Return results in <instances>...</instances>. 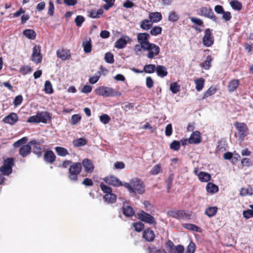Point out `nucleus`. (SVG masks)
<instances>
[{
	"instance_id": "nucleus-1",
	"label": "nucleus",
	"mask_w": 253,
	"mask_h": 253,
	"mask_svg": "<svg viewBox=\"0 0 253 253\" xmlns=\"http://www.w3.org/2000/svg\"><path fill=\"white\" fill-rule=\"evenodd\" d=\"M124 186L127 189L130 193H134L142 195L145 192L144 183L141 179L137 177L132 178L129 183H124Z\"/></svg>"
},
{
	"instance_id": "nucleus-2",
	"label": "nucleus",
	"mask_w": 253,
	"mask_h": 253,
	"mask_svg": "<svg viewBox=\"0 0 253 253\" xmlns=\"http://www.w3.org/2000/svg\"><path fill=\"white\" fill-rule=\"evenodd\" d=\"M192 213L191 211L184 210H171L167 211V215L169 216L178 220H189L191 218Z\"/></svg>"
},
{
	"instance_id": "nucleus-3",
	"label": "nucleus",
	"mask_w": 253,
	"mask_h": 253,
	"mask_svg": "<svg viewBox=\"0 0 253 253\" xmlns=\"http://www.w3.org/2000/svg\"><path fill=\"white\" fill-rule=\"evenodd\" d=\"M95 92L97 95L104 97L120 96L121 95L120 92L115 90L111 87L104 86L97 87L95 90Z\"/></svg>"
},
{
	"instance_id": "nucleus-4",
	"label": "nucleus",
	"mask_w": 253,
	"mask_h": 253,
	"mask_svg": "<svg viewBox=\"0 0 253 253\" xmlns=\"http://www.w3.org/2000/svg\"><path fill=\"white\" fill-rule=\"evenodd\" d=\"M82 169V164L79 162L74 163L71 165L69 169V179L73 182L77 181L78 175L81 173Z\"/></svg>"
},
{
	"instance_id": "nucleus-5",
	"label": "nucleus",
	"mask_w": 253,
	"mask_h": 253,
	"mask_svg": "<svg viewBox=\"0 0 253 253\" xmlns=\"http://www.w3.org/2000/svg\"><path fill=\"white\" fill-rule=\"evenodd\" d=\"M14 165V160L13 158H7L3 161V164L0 167V171L5 175H9L12 172V167Z\"/></svg>"
},
{
	"instance_id": "nucleus-6",
	"label": "nucleus",
	"mask_w": 253,
	"mask_h": 253,
	"mask_svg": "<svg viewBox=\"0 0 253 253\" xmlns=\"http://www.w3.org/2000/svg\"><path fill=\"white\" fill-rule=\"evenodd\" d=\"M142 49L148 51L147 57L150 59L153 58L155 56L158 55L160 52V48L158 45L150 42Z\"/></svg>"
},
{
	"instance_id": "nucleus-7",
	"label": "nucleus",
	"mask_w": 253,
	"mask_h": 253,
	"mask_svg": "<svg viewBox=\"0 0 253 253\" xmlns=\"http://www.w3.org/2000/svg\"><path fill=\"white\" fill-rule=\"evenodd\" d=\"M197 12L199 15L210 18L213 21H215L217 19L210 6L202 7Z\"/></svg>"
},
{
	"instance_id": "nucleus-8",
	"label": "nucleus",
	"mask_w": 253,
	"mask_h": 253,
	"mask_svg": "<svg viewBox=\"0 0 253 253\" xmlns=\"http://www.w3.org/2000/svg\"><path fill=\"white\" fill-rule=\"evenodd\" d=\"M214 37L212 36L211 30L210 28L205 29L204 36L202 39L203 45L206 47H210L214 43Z\"/></svg>"
},
{
	"instance_id": "nucleus-9",
	"label": "nucleus",
	"mask_w": 253,
	"mask_h": 253,
	"mask_svg": "<svg viewBox=\"0 0 253 253\" xmlns=\"http://www.w3.org/2000/svg\"><path fill=\"white\" fill-rule=\"evenodd\" d=\"M41 47L40 45H35L33 48L31 60L36 64L42 62V56L41 53Z\"/></svg>"
},
{
	"instance_id": "nucleus-10",
	"label": "nucleus",
	"mask_w": 253,
	"mask_h": 253,
	"mask_svg": "<svg viewBox=\"0 0 253 253\" xmlns=\"http://www.w3.org/2000/svg\"><path fill=\"white\" fill-rule=\"evenodd\" d=\"M137 216L140 220L145 223L154 224V225L157 224L155 218L151 214L144 211H142L140 213H138Z\"/></svg>"
},
{
	"instance_id": "nucleus-11",
	"label": "nucleus",
	"mask_w": 253,
	"mask_h": 253,
	"mask_svg": "<svg viewBox=\"0 0 253 253\" xmlns=\"http://www.w3.org/2000/svg\"><path fill=\"white\" fill-rule=\"evenodd\" d=\"M234 126L238 130L240 137L244 138L247 135L249 128L245 123L236 122Z\"/></svg>"
},
{
	"instance_id": "nucleus-12",
	"label": "nucleus",
	"mask_w": 253,
	"mask_h": 253,
	"mask_svg": "<svg viewBox=\"0 0 253 253\" xmlns=\"http://www.w3.org/2000/svg\"><path fill=\"white\" fill-rule=\"evenodd\" d=\"M150 35L146 33H139L137 35V39L142 49L150 43Z\"/></svg>"
},
{
	"instance_id": "nucleus-13",
	"label": "nucleus",
	"mask_w": 253,
	"mask_h": 253,
	"mask_svg": "<svg viewBox=\"0 0 253 253\" xmlns=\"http://www.w3.org/2000/svg\"><path fill=\"white\" fill-rule=\"evenodd\" d=\"M82 166L84 168V171L87 173H91L93 172L95 167L93 162L89 159H84L81 163Z\"/></svg>"
},
{
	"instance_id": "nucleus-14",
	"label": "nucleus",
	"mask_w": 253,
	"mask_h": 253,
	"mask_svg": "<svg viewBox=\"0 0 253 253\" xmlns=\"http://www.w3.org/2000/svg\"><path fill=\"white\" fill-rule=\"evenodd\" d=\"M104 181L108 184L116 187L124 186V184L116 177L110 175L104 178Z\"/></svg>"
},
{
	"instance_id": "nucleus-15",
	"label": "nucleus",
	"mask_w": 253,
	"mask_h": 253,
	"mask_svg": "<svg viewBox=\"0 0 253 253\" xmlns=\"http://www.w3.org/2000/svg\"><path fill=\"white\" fill-rule=\"evenodd\" d=\"M201 141V134L198 130L193 132L188 139V143L189 144H197L200 143Z\"/></svg>"
},
{
	"instance_id": "nucleus-16",
	"label": "nucleus",
	"mask_w": 253,
	"mask_h": 253,
	"mask_svg": "<svg viewBox=\"0 0 253 253\" xmlns=\"http://www.w3.org/2000/svg\"><path fill=\"white\" fill-rule=\"evenodd\" d=\"M18 121V117L15 113H10L8 115L5 116L3 119V122L4 123L8 124L11 125L15 124Z\"/></svg>"
},
{
	"instance_id": "nucleus-17",
	"label": "nucleus",
	"mask_w": 253,
	"mask_h": 253,
	"mask_svg": "<svg viewBox=\"0 0 253 253\" xmlns=\"http://www.w3.org/2000/svg\"><path fill=\"white\" fill-rule=\"evenodd\" d=\"M31 152L32 147L29 143L21 146L19 149V154L23 158L30 155Z\"/></svg>"
},
{
	"instance_id": "nucleus-18",
	"label": "nucleus",
	"mask_w": 253,
	"mask_h": 253,
	"mask_svg": "<svg viewBox=\"0 0 253 253\" xmlns=\"http://www.w3.org/2000/svg\"><path fill=\"white\" fill-rule=\"evenodd\" d=\"M56 156L53 152L51 150H47L43 155L44 161L50 164H52L56 160Z\"/></svg>"
},
{
	"instance_id": "nucleus-19",
	"label": "nucleus",
	"mask_w": 253,
	"mask_h": 253,
	"mask_svg": "<svg viewBox=\"0 0 253 253\" xmlns=\"http://www.w3.org/2000/svg\"><path fill=\"white\" fill-rule=\"evenodd\" d=\"M56 54L58 57L63 60H68L71 57L70 51L63 48L58 49L56 52Z\"/></svg>"
},
{
	"instance_id": "nucleus-20",
	"label": "nucleus",
	"mask_w": 253,
	"mask_h": 253,
	"mask_svg": "<svg viewBox=\"0 0 253 253\" xmlns=\"http://www.w3.org/2000/svg\"><path fill=\"white\" fill-rule=\"evenodd\" d=\"M155 237V233L152 230L149 228L146 229L143 233V237L148 242H152Z\"/></svg>"
},
{
	"instance_id": "nucleus-21",
	"label": "nucleus",
	"mask_w": 253,
	"mask_h": 253,
	"mask_svg": "<svg viewBox=\"0 0 253 253\" xmlns=\"http://www.w3.org/2000/svg\"><path fill=\"white\" fill-rule=\"evenodd\" d=\"M38 115L39 116L40 122L46 123L48 120H51L50 114L48 112H41L40 113H38Z\"/></svg>"
},
{
	"instance_id": "nucleus-22",
	"label": "nucleus",
	"mask_w": 253,
	"mask_h": 253,
	"mask_svg": "<svg viewBox=\"0 0 253 253\" xmlns=\"http://www.w3.org/2000/svg\"><path fill=\"white\" fill-rule=\"evenodd\" d=\"M84 51L86 53H89L92 50L91 40L90 38H86L83 42Z\"/></svg>"
},
{
	"instance_id": "nucleus-23",
	"label": "nucleus",
	"mask_w": 253,
	"mask_h": 253,
	"mask_svg": "<svg viewBox=\"0 0 253 253\" xmlns=\"http://www.w3.org/2000/svg\"><path fill=\"white\" fill-rule=\"evenodd\" d=\"M149 18L152 23H157L162 20V15L160 12H153L149 14Z\"/></svg>"
},
{
	"instance_id": "nucleus-24",
	"label": "nucleus",
	"mask_w": 253,
	"mask_h": 253,
	"mask_svg": "<svg viewBox=\"0 0 253 253\" xmlns=\"http://www.w3.org/2000/svg\"><path fill=\"white\" fill-rule=\"evenodd\" d=\"M156 71L157 75L161 78L167 76L168 74L167 68L163 65H158L156 67Z\"/></svg>"
},
{
	"instance_id": "nucleus-25",
	"label": "nucleus",
	"mask_w": 253,
	"mask_h": 253,
	"mask_svg": "<svg viewBox=\"0 0 253 253\" xmlns=\"http://www.w3.org/2000/svg\"><path fill=\"white\" fill-rule=\"evenodd\" d=\"M23 35L29 40H35L37 36L36 32L33 29H26L23 31Z\"/></svg>"
},
{
	"instance_id": "nucleus-26",
	"label": "nucleus",
	"mask_w": 253,
	"mask_h": 253,
	"mask_svg": "<svg viewBox=\"0 0 253 253\" xmlns=\"http://www.w3.org/2000/svg\"><path fill=\"white\" fill-rule=\"evenodd\" d=\"M239 85V80L238 79L232 80L228 84V90L229 92L234 91Z\"/></svg>"
},
{
	"instance_id": "nucleus-27",
	"label": "nucleus",
	"mask_w": 253,
	"mask_h": 253,
	"mask_svg": "<svg viewBox=\"0 0 253 253\" xmlns=\"http://www.w3.org/2000/svg\"><path fill=\"white\" fill-rule=\"evenodd\" d=\"M123 214L127 217L132 216L135 214V212L132 208L129 206H125L122 208Z\"/></svg>"
},
{
	"instance_id": "nucleus-28",
	"label": "nucleus",
	"mask_w": 253,
	"mask_h": 253,
	"mask_svg": "<svg viewBox=\"0 0 253 253\" xmlns=\"http://www.w3.org/2000/svg\"><path fill=\"white\" fill-rule=\"evenodd\" d=\"M217 90V88L215 86H211L203 94L202 97L203 99L207 98L208 97L211 96L214 94Z\"/></svg>"
},
{
	"instance_id": "nucleus-29",
	"label": "nucleus",
	"mask_w": 253,
	"mask_h": 253,
	"mask_svg": "<svg viewBox=\"0 0 253 253\" xmlns=\"http://www.w3.org/2000/svg\"><path fill=\"white\" fill-rule=\"evenodd\" d=\"M153 23L148 19H144L140 23V28L143 30H148L152 27Z\"/></svg>"
},
{
	"instance_id": "nucleus-30",
	"label": "nucleus",
	"mask_w": 253,
	"mask_h": 253,
	"mask_svg": "<svg viewBox=\"0 0 253 253\" xmlns=\"http://www.w3.org/2000/svg\"><path fill=\"white\" fill-rule=\"evenodd\" d=\"M103 12L102 9H99L97 10H91L88 12V16L92 18H99L103 14Z\"/></svg>"
},
{
	"instance_id": "nucleus-31",
	"label": "nucleus",
	"mask_w": 253,
	"mask_h": 253,
	"mask_svg": "<svg viewBox=\"0 0 253 253\" xmlns=\"http://www.w3.org/2000/svg\"><path fill=\"white\" fill-rule=\"evenodd\" d=\"M103 199L108 203H114L116 201L117 197L116 195L112 193V192L108 194H105L103 196Z\"/></svg>"
},
{
	"instance_id": "nucleus-32",
	"label": "nucleus",
	"mask_w": 253,
	"mask_h": 253,
	"mask_svg": "<svg viewBox=\"0 0 253 253\" xmlns=\"http://www.w3.org/2000/svg\"><path fill=\"white\" fill-rule=\"evenodd\" d=\"M206 189L208 193L213 194L218 192V187L212 183L209 182L207 185Z\"/></svg>"
},
{
	"instance_id": "nucleus-33",
	"label": "nucleus",
	"mask_w": 253,
	"mask_h": 253,
	"mask_svg": "<svg viewBox=\"0 0 253 253\" xmlns=\"http://www.w3.org/2000/svg\"><path fill=\"white\" fill-rule=\"evenodd\" d=\"M212 58L211 55H208L206 60L201 64V66L206 70H209L211 67Z\"/></svg>"
},
{
	"instance_id": "nucleus-34",
	"label": "nucleus",
	"mask_w": 253,
	"mask_h": 253,
	"mask_svg": "<svg viewBox=\"0 0 253 253\" xmlns=\"http://www.w3.org/2000/svg\"><path fill=\"white\" fill-rule=\"evenodd\" d=\"M198 177L202 182H208L210 180L211 176L208 173L201 171L198 174Z\"/></svg>"
},
{
	"instance_id": "nucleus-35",
	"label": "nucleus",
	"mask_w": 253,
	"mask_h": 253,
	"mask_svg": "<svg viewBox=\"0 0 253 253\" xmlns=\"http://www.w3.org/2000/svg\"><path fill=\"white\" fill-rule=\"evenodd\" d=\"M205 81V80L202 78L195 80L196 89L198 91H200L203 89L204 87Z\"/></svg>"
},
{
	"instance_id": "nucleus-36",
	"label": "nucleus",
	"mask_w": 253,
	"mask_h": 253,
	"mask_svg": "<svg viewBox=\"0 0 253 253\" xmlns=\"http://www.w3.org/2000/svg\"><path fill=\"white\" fill-rule=\"evenodd\" d=\"M253 194V188L251 186H248L247 188H242L240 191V195L241 196L252 195Z\"/></svg>"
},
{
	"instance_id": "nucleus-37",
	"label": "nucleus",
	"mask_w": 253,
	"mask_h": 253,
	"mask_svg": "<svg viewBox=\"0 0 253 253\" xmlns=\"http://www.w3.org/2000/svg\"><path fill=\"white\" fill-rule=\"evenodd\" d=\"M217 208L216 207H210L206 209L205 214L211 217L215 215L217 211Z\"/></svg>"
},
{
	"instance_id": "nucleus-38",
	"label": "nucleus",
	"mask_w": 253,
	"mask_h": 253,
	"mask_svg": "<svg viewBox=\"0 0 253 253\" xmlns=\"http://www.w3.org/2000/svg\"><path fill=\"white\" fill-rule=\"evenodd\" d=\"M182 227L186 229L196 231L200 232V228L196 225L191 223H184L182 224Z\"/></svg>"
},
{
	"instance_id": "nucleus-39",
	"label": "nucleus",
	"mask_w": 253,
	"mask_h": 253,
	"mask_svg": "<svg viewBox=\"0 0 253 253\" xmlns=\"http://www.w3.org/2000/svg\"><path fill=\"white\" fill-rule=\"evenodd\" d=\"M126 44L127 42L126 39L121 38L116 42L115 46L117 48L122 49L125 47Z\"/></svg>"
},
{
	"instance_id": "nucleus-40",
	"label": "nucleus",
	"mask_w": 253,
	"mask_h": 253,
	"mask_svg": "<svg viewBox=\"0 0 253 253\" xmlns=\"http://www.w3.org/2000/svg\"><path fill=\"white\" fill-rule=\"evenodd\" d=\"M87 143L86 140L84 138H79L75 139L73 141V144L75 147H78L85 145Z\"/></svg>"
},
{
	"instance_id": "nucleus-41",
	"label": "nucleus",
	"mask_w": 253,
	"mask_h": 253,
	"mask_svg": "<svg viewBox=\"0 0 253 253\" xmlns=\"http://www.w3.org/2000/svg\"><path fill=\"white\" fill-rule=\"evenodd\" d=\"M55 149L57 154L61 157L66 156L69 154L67 149L64 147L57 146L55 147Z\"/></svg>"
},
{
	"instance_id": "nucleus-42",
	"label": "nucleus",
	"mask_w": 253,
	"mask_h": 253,
	"mask_svg": "<svg viewBox=\"0 0 253 253\" xmlns=\"http://www.w3.org/2000/svg\"><path fill=\"white\" fill-rule=\"evenodd\" d=\"M232 8L235 10H241L242 9V4L236 0H233L230 2Z\"/></svg>"
},
{
	"instance_id": "nucleus-43",
	"label": "nucleus",
	"mask_w": 253,
	"mask_h": 253,
	"mask_svg": "<svg viewBox=\"0 0 253 253\" xmlns=\"http://www.w3.org/2000/svg\"><path fill=\"white\" fill-rule=\"evenodd\" d=\"M169 89L173 94H176L180 90V86L177 82L171 83L170 84Z\"/></svg>"
},
{
	"instance_id": "nucleus-44",
	"label": "nucleus",
	"mask_w": 253,
	"mask_h": 253,
	"mask_svg": "<svg viewBox=\"0 0 253 253\" xmlns=\"http://www.w3.org/2000/svg\"><path fill=\"white\" fill-rule=\"evenodd\" d=\"M44 91L47 94H51L53 92L52 85L49 81H46L45 82Z\"/></svg>"
},
{
	"instance_id": "nucleus-45",
	"label": "nucleus",
	"mask_w": 253,
	"mask_h": 253,
	"mask_svg": "<svg viewBox=\"0 0 253 253\" xmlns=\"http://www.w3.org/2000/svg\"><path fill=\"white\" fill-rule=\"evenodd\" d=\"M28 137H22V138L18 140L17 141H16V142H15L13 144V146L14 147V148H18L21 145H25V144H26V142L28 141Z\"/></svg>"
},
{
	"instance_id": "nucleus-46",
	"label": "nucleus",
	"mask_w": 253,
	"mask_h": 253,
	"mask_svg": "<svg viewBox=\"0 0 253 253\" xmlns=\"http://www.w3.org/2000/svg\"><path fill=\"white\" fill-rule=\"evenodd\" d=\"M156 67L154 64H147L144 66L143 69L145 73L151 74L155 72Z\"/></svg>"
},
{
	"instance_id": "nucleus-47",
	"label": "nucleus",
	"mask_w": 253,
	"mask_h": 253,
	"mask_svg": "<svg viewBox=\"0 0 253 253\" xmlns=\"http://www.w3.org/2000/svg\"><path fill=\"white\" fill-rule=\"evenodd\" d=\"M162 28L160 26H155L150 30V33L152 36H157L161 34Z\"/></svg>"
},
{
	"instance_id": "nucleus-48",
	"label": "nucleus",
	"mask_w": 253,
	"mask_h": 253,
	"mask_svg": "<svg viewBox=\"0 0 253 253\" xmlns=\"http://www.w3.org/2000/svg\"><path fill=\"white\" fill-rule=\"evenodd\" d=\"M104 59L108 63L111 64L114 62V55L110 52L105 53Z\"/></svg>"
},
{
	"instance_id": "nucleus-49",
	"label": "nucleus",
	"mask_w": 253,
	"mask_h": 253,
	"mask_svg": "<svg viewBox=\"0 0 253 253\" xmlns=\"http://www.w3.org/2000/svg\"><path fill=\"white\" fill-rule=\"evenodd\" d=\"M100 187L101 190L105 194H108L109 193L112 192V189L110 187L106 185L103 182H101L100 183Z\"/></svg>"
},
{
	"instance_id": "nucleus-50",
	"label": "nucleus",
	"mask_w": 253,
	"mask_h": 253,
	"mask_svg": "<svg viewBox=\"0 0 253 253\" xmlns=\"http://www.w3.org/2000/svg\"><path fill=\"white\" fill-rule=\"evenodd\" d=\"M33 152L38 158L41 157L42 154V148L39 146H33Z\"/></svg>"
},
{
	"instance_id": "nucleus-51",
	"label": "nucleus",
	"mask_w": 253,
	"mask_h": 253,
	"mask_svg": "<svg viewBox=\"0 0 253 253\" xmlns=\"http://www.w3.org/2000/svg\"><path fill=\"white\" fill-rule=\"evenodd\" d=\"M190 21L194 24L201 27H204V22L201 19L195 17L190 18Z\"/></svg>"
},
{
	"instance_id": "nucleus-52",
	"label": "nucleus",
	"mask_w": 253,
	"mask_h": 253,
	"mask_svg": "<svg viewBox=\"0 0 253 253\" xmlns=\"http://www.w3.org/2000/svg\"><path fill=\"white\" fill-rule=\"evenodd\" d=\"M196 250V245L195 244L191 241L186 248L185 253H194Z\"/></svg>"
},
{
	"instance_id": "nucleus-53",
	"label": "nucleus",
	"mask_w": 253,
	"mask_h": 253,
	"mask_svg": "<svg viewBox=\"0 0 253 253\" xmlns=\"http://www.w3.org/2000/svg\"><path fill=\"white\" fill-rule=\"evenodd\" d=\"M180 143L177 140L173 141L170 145V148L174 151H178L180 149Z\"/></svg>"
},
{
	"instance_id": "nucleus-54",
	"label": "nucleus",
	"mask_w": 253,
	"mask_h": 253,
	"mask_svg": "<svg viewBox=\"0 0 253 253\" xmlns=\"http://www.w3.org/2000/svg\"><path fill=\"white\" fill-rule=\"evenodd\" d=\"M19 71L22 75H25L32 71V68L28 65H25L21 67L20 68Z\"/></svg>"
},
{
	"instance_id": "nucleus-55",
	"label": "nucleus",
	"mask_w": 253,
	"mask_h": 253,
	"mask_svg": "<svg viewBox=\"0 0 253 253\" xmlns=\"http://www.w3.org/2000/svg\"><path fill=\"white\" fill-rule=\"evenodd\" d=\"M161 170V167L160 165L157 164L154 166L150 171V173L152 175L158 174Z\"/></svg>"
},
{
	"instance_id": "nucleus-56",
	"label": "nucleus",
	"mask_w": 253,
	"mask_h": 253,
	"mask_svg": "<svg viewBox=\"0 0 253 253\" xmlns=\"http://www.w3.org/2000/svg\"><path fill=\"white\" fill-rule=\"evenodd\" d=\"M81 120V116L79 114L73 115L71 117V124L74 125L78 123Z\"/></svg>"
},
{
	"instance_id": "nucleus-57",
	"label": "nucleus",
	"mask_w": 253,
	"mask_h": 253,
	"mask_svg": "<svg viewBox=\"0 0 253 253\" xmlns=\"http://www.w3.org/2000/svg\"><path fill=\"white\" fill-rule=\"evenodd\" d=\"M99 119L100 122L105 125L109 123L111 120L110 117L106 114L101 115L99 117Z\"/></svg>"
},
{
	"instance_id": "nucleus-58",
	"label": "nucleus",
	"mask_w": 253,
	"mask_h": 253,
	"mask_svg": "<svg viewBox=\"0 0 253 253\" xmlns=\"http://www.w3.org/2000/svg\"><path fill=\"white\" fill-rule=\"evenodd\" d=\"M133 226L135 230L137 232L142 231L144 228V224L141 222H134L133 223Z\"/></svg>"
},
{
	"instance_id": "nucleus-59",
	"label": "nucleus",
	"mask_w": 253,
	"mask_h": 253,
	"mask_svg": "<svg viewBox=\"0 0 253 253\" xmlns=\"http://www.w3.org/2000/svg\"><path fill=\"white\" fill-rule=\"evenodd\" d=\"M27 122L30 123H40V121L39 118V116L38 114L36 115H34L30 116Z\"/></svg>"
},
{
	"instance_id": "nucleus-60",
	"label": "nucleus",
	"mask_w": 253,
	"mask_h": 253,
	"mask_svg": "<svg viewBox=\"0 0 253 253\" xmlns=\"http://www.w3.org/2000/svg\"><path fill=\"white\" fill-rule=\"evenodd\" d=\"M106 2L104 5L103 7L105 10H108L109 8L112 7L114 4L115 0H103Z\"/></svg>"
},
{
	"instance_id": "nucleus-61",
	"label": "nucleus",
	"mask_w": 253,
	"mask_h": 253,
	"mask_svg": "<svg viewBox=\"0 0 253 253\" xmlns=\"http://www.w3.org/2000/svg\"><path fill=\"white\" fill-rule=\"evenodd\" d=\"M84 21V16L81 15H78L75 19V22L78 27L81 26L82 23Z\"/></svg>"
},
{
	"instance_id": "nucleus-62",
	"label": "nucleus",
	"mask_w": 253,
	"mask_h": 253,
	"mask_svg": "<svg viewBox=\"0 0 253 253\" xmlns=\"http://www.w3.org/2000/svg\"><path fill=\"white\" fill-rule=\"evenodd\" d=\"M179 18L178 15L175 11H171L170 12L169 16V20L171 22H175Z\"/></svg>"
},
{
	"instance_id": "nucleus-63",
	"label": "nucleus",
	"mask_w": 253,
	"mask_h": 253,
	"mask_svg": "<svg viewBox=\"0 0 253 253\" xmlns=\"http://www.w3.org/2000/svg\"><path fill=\"white\" fill-rule=\"evenodd\" d=\"M149 253H167L164 250L158 249L156 247H149Z\"/></svg>"
},
{
	"instance_id": "nucleus-64",
	"label": "nucleus",
	"mask_w": 253,
	"mask_h": 253,
	"mask_svg": "<svg viewBox=\"0 0 253 253\" xmlns=\"http://www.w3.org/2000/svg\"><path fill=\"white\" fill-rule=\"evenodd\" d=\"M243 216L249 219L253 216V210H248L246 211H244L243 212Z\"/></svg>"
}]
</instances>
